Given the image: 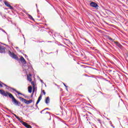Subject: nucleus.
Returning <instances> with one entry per match:
<instances>
[{
    "label": "nucleus",
    "mask_w": 128,
    "mask_h": 128,
    "mask_svg": "<svg viewBox=\"0 0 128 128\" xmlns=\"http://www.w3.org/2000/svg\"><path fill=\"white\" fill-rule=\"evenodd\" d=\"M108 39L109 40H111V42H114V39H112L110 37H108Z\"/></svg>",
    "instance_id": "obj_20"
},
{
    "label": "nucleus",
    "mask_w": 128,
    "mask_h": 128,
    "mask_svg": "<svg viewBox=\"0 0 128 128\" xmlns=\"http://www.w3.org/2000/svg\"><path fill=\"white\" fill-rule=\"evenodd\" d=\"M38 18H40V16H38Z\"/></svg>",
    "instance_id": "obj_63"
},
{
    "label": "nucleus",
    "mask_w": 128,
    "mask_h": 128,
    "mask_svg": "<svg viewBox=\"0 0 128 128\" xmlns=\"http://www.w3.org/2000/svg\"><path fill=\"white\" fill-rule=\"evenodd\" d=\"M84 40L87 42H88L89 44H90V41H88V40H87L86 39H84Z\"/></svg>",
    "instance_id": "obj_26"
},
{
    "label": "nucleus",
    "mask_w": 128,
    "mask_h": 128,
    "mask_svg": "<svg viewBox=\"0 0 128 128\" xmlns=\"http://www.w3.org/2000/svg\"><path fill=\"white\" fill-rule=\"evenodd\" d=\"M8 8H10V10H14V8H12V6H10Z\"/></svg>",
    "instance_id": "obj_30"
},
{
    "label": "nucleus",
    "mask_w": 128,
    "mask_h": 128,
    "mask_svg": "<svg viewBox=\"0 0 128 128\" xmlns=\"http://www.w3.org/2000/svg\"><path fill=\"white\" fill-rule=\"evenodd\" d=\"M24 98H28V96H25Z\"/></svg>",
    "instance_id": "obj_44"
},
{
    "label": "nucleus",
    "mask_w": 128,
    "mask_h": 128,
    "mask_svg": "<svg viewBox=\"0 0 128 128\" xmlns=\"http://www.w3.org/2000/svg\"><path fill=\"white\" fill-rule=\"evenodd\" d=\"M4 29L0 28V30H2Z\"/></svg>",
    "instance_id": "obj_48"
},
{
    "label": "nucleus",
    "mask_w": 128,
    "mask_h": 128,
    "mask_svg": "<svg viewBox=\"0 0 128 128\" xmlns=\"http://www.w3.org/2000/svg\"><path fill=\"white\" fill-rule=\"evenodd\" d=\"M54 36H56V38L58 37V36H60V38H62V36H60V34L58 33V32H56L54 34Z\"/></svg>",
    "instance_id": "obj_11"
},
{
    "label": "nucleus",
    "mask_w": 128,
    "mask_h": 128,
    "mask_svg": "<svg viewBox=\"0 0 128 128\" xmlns=\"http://www.w3.org/2000/svg\"><path fill=\"white\" fill-rule=\"evenodd\" d=\"M4 86H6V88H7V90H10V86H8V85L4 84V83L2 84Z\"/></svg>",
    "instance_id": "obj_16"
},
{
    "label": "nucleus",
    "mask_w": 128,
    "mask_h": 128,
    "mask_svg": "<svg viewBox=\"0 0 128 128\" xmlns=\"http://www.w3.org/2000/svg\"><path fill=\"white\" fill-rule=\"evenodd\" d=\"M38 78L39 80H40V78L38 76Z\"/></svg>",
    "instance_id": "obj_49"
},
{
    "label": "nucleus",
    "mask_w": 128,
    "mask_h": 128,
    "mask_svg": "<svg viewBox=\"0 0 128 128\" xmlns=\"http://www.w3.org/2000/svg\"><path fill=\"white\" fill-rule=\"evenodd\" d=\"M28 68H30V66H28Z\"/></svg>",
    "instance_id": "obj_56"
},
{
    "label": "nucleus",
    "mask_w": 128,
    "mask_h": 128,
    "mask_svg": "<svg viewBox=\"0 0 128 128\" xmlns=\"http://www.w3.org/2000/svg\"><path fill=\"white\" fill-rule=\"evenodd\" d=\"M28 126H30V125H28V124L26 123V124L24 125V126H26V128H27V127Z\"/></svg>",
    "instance_id": "obj_27"
},
{
    "label": "nucleus",
    "mask_w": 128,
    "mask_h": 128,
    "mask_svg": "<svg viewBox=\"0 0 128 128\" xmlns=\"http://www.w3.org/2000/svg\"><path fill=\"white\" fill-rule=\"evenodd\" d=\"M1 44H4L1 43Z\"/></svg>",
    "instance_id": "obj_60"
},
{
    "label": "nucleus",
    "mask_w": 128,
    "mask_h": 128,
    "mask_svg": "<svg viewBox=\"0 0 128 128\" xmlns=\"http://www.w3.org/2000/svg\"><path fill=\"white\" fill-rule=\"evenodd\" d=\"M46 64L48 65V63L47 62V63H46Z\"/></svg>",
    "instance_id": "obj_59"
},
{
    "label": "nucleus",
    "mask_w": 128,
    "mask_h": 128,
    "mask_svg": "<svg viewBox=\"0 0 128 128\" xmlns=\"http://www.w3.org/2000/svg\"><path fill=\"white\" fill-rule=\"evenodd\" d=\"M110 125H111V124H112V121H110Z\"/></svg>",
    "instance_id": "obj_46"
},
{
    "label": "nucleus",
    "mask_w": 128,
    "mask_h": 128,
    "mask_svg": "<svg viewBox=\"0 0 128 128\" xmlns=\"http://www.w3.org/2000/svg\"><path fill=\"white\" fill-rule=\"evenodd\" d=\"M50 97L48 96L46 99H45V103L46 104H48L50 102Z\"/></svg>",
    "instance_id": "obj_9"
},
{
    "label": "nucleus",
    "mask_w": 128,
    "mask_h": 128,
    "mask_svg": "<svg viewBox=\"0 0 128 128\" xmlns=\"http://www.w3.org/2000/svg\"><path fill=\"white\" fill-rule=\"evenodd\" d=\"M6 110H8L9 112H12V110H9V109H8V108H6Z\"/></svg>",
    "instance_id": "obj_41"
},
{
    "label": "nucleus",
    "mask_w": 128,
    "mask_h": 128,
    "mask_svg": "<svg viewBox=\"0 0 128 128\" xmlns=\"http://www.w3.org/2000/svg\"><path fill=\"white\" fill-rule=\"evenodd\" d=\"M27 128H32V126H30V125L28 126L27 127Z\"/></svg>",
    "instance_id": "obj_37"
},
{
    "label": "nucleus",
    "mask_w": 128,
    "mask_h": 128,
    "mask_svg": "<svg viewBox=\"0 0 128 128\" xmlns=\"http://www.w3.org/2000/svg\"><path fill=\"white\" fill-rule=\"evenodd\" d=\"M42 93L44 94V96H46V92L44 91V90H42Z\"/></svg>",
    "instance_id": "obj_28"
},
{
    "label": "nucleus",
    "mask_w": 128,
    "mask_h": 128,
    "mask_svg": "<svg viewBox=\"0 0 128 128\" xmlns=\"http://www.w3.org/2000/svg\"><path fill=\"white\" fill-rule=\"evenodd\" d=\"M8 54L12 58H14V60H19L18 57V56H16V54H14V53L12 52L9 51Z\"/></svg>",
    "instance_id": "obj_2"
},
{
    "label": "nucleus",
    "mask_w": 128,
    "mask_h": 128,
    "mask_svg": "<svg viewBox=\"0 0 128 128\" xmlns=\"http://www.w3.org/2000/svg\"><path fill=\"white\" fill-rule=\"evenodd\" d=\"M12 114H13V116H14L15 118H16L18 116H16V114H14V113H12Z\"/></svg>",
    "instance_id": "obj_25"
},
{
    "label": "nucleus",
    "mask_w": 128,
    "mask_h": 128,
    "mask_svg": "<svg viewBox=\"0 0 128 128\" xmlns=\"http://www.w3.org/2000/svg\"><path fill=\"white\" fill-rule=\"evenodd\" d=\"M127 56H128V54H127Z\"/></svg>",
    "instance_id": "obj_62"
},
{
    "label": "nucleus",
    "mask_w": 128,
    "mask_h": 128,
    "mask_svg": "<svg viewBox=\"0 0 128 128\" xmlns=\"http://www.w3.org/2000/svg\"><path fill=\"white\" fill-rule=\"evenodd\" d=\"M114 44H116V46H118V48H120V50H122V46L120 44V42H114Z\"/></svg>",
    "instance_id": "obj_8"
},
{
    "label": "nucleus",
    "mask_w": 128,
    "mask_h": 128,
    "mask_svg": "<svg viewBox=\"0 0 128 128\" xmlns=\"http://www.w3.org/2000/svg\"><path fill=\"white\" fill-rule=\"evenodd\" d=\"M62 122H63V124H64L66 126V122H64V121H62Z\"/></svg>",
    "instance_id": "obj_40"
},
{
    "label": "nucleus",
    "mask_w": 128,
    "mask_h": 128,
    "mask_svg": "<svg viewBox=\"0 0 128 128\" xmlns=\"http://www.w3.org/2000/svg\"><path fill=\"white\" fill-rule=\"evenodd\" d=\"M0 2H2V0H0Z\"/></svg>",
    "instance_id": "obj_64"
},
{
    "label": "nucleus",
    "mask_w": 128,
    "mask_h": 128,
    "mask_svg": "<svg viewBox=\"0 0 128 128\" xmlns=\"http://www.w3.org/2000/svg\"><path fill=\"white\" fill-rule=\"evenodd\" d=\"M27 78H28V82H32V78L28 76H27Z\"/></svg>",
    "instance_id": "obj_17"
},
{
    "label": "nucleus",
    "mask_w": 128,
    "mask_h": 128,
    "mask_svg": "<svg viewBox=\"0 0 128 128\" xmlns=\"http://www.w3.org/2000/svg\"><path fill=\"white\" fill-rule=\"evenodd\" d=\"M2 32H4L5 34H6V31L4 30V29L2 30Z\"/></svg>",
    "instance_id": "obj_38"
},
{
    "label": "nucleus",
    "mask_w": 128,
    "mask_h": 128,
    "mask_svg": "<svg viewBox=\"0 0 128 128\" xmlns=\"http://www.w3.org/2000/svg\"><path fill=\"white\" fill-rule=\"evenodd\" d=\"M97 120H98V122H99L100 124H102V121L98 119Z\"/></svg>",
    "instance_id": "obj_23"
},
{
    "label": "nucleus",
    "mask_w": 128,
    "mask_h": 128,
    "mask_svg": "<svg viewBox=\"0 0 128 128\" xmlns=\"http://www.w3.org/2000/svg\"><path fill=\"white\" fill-rule=\"evenodd\" d=\"M23 36H24V44H26V38H24V34H22Z\"/></svg>",
    "instance_id": "obj_35"
},
{
    "label": "nucleus",
    "mask_w": 128,
    "mask_h": 128,
    "mask_svg": "<svg viewBox=\"0 0 128 128\" xmlns=\"http://www.w3.org/2000/svg\"><path fill=\"white\" fill-rule=\"evenodd\" d=\"M19 98L20 100H22V102H24V104H32V100H28L22 97H20Z\"/></svg>",
    "instance_id": "obj_3"
},
{
    "label": "nucleus",
    "mask_w": 128,
    "mask_h": 128,
    "mask_svg": "<svg viewBox=\"0 0 128 128\" xmlns=\"http://www.w3.org/2000/svg\"><path fill=\"white\" fill-rule=\"evenodd\" d=\"M80 96H84V95L80 94Z\"/></svg>",
    "instance_id": "obj_52"
},
{
    "label": "nucleus",
    "mask_w": 128,
    "mask_h": 128,
    "mask_svg": "<svg viewBox=\"0 0 128 128\" xmlns=\"http://www.w3.org/2000/svg\"><path fill=\"white\" fill-rule=\"evenodd\" d=\"M0 54H6V48L2 46H0Z\"/></svg>",
    "instance_id": "obj_6"
},
{
    "label": "nucleus",
    "mask_w": 128,
    "mask_h": 128,
    "mask_svg": "<svg viewBox=\"0 0 128 128\" xmlns=\"http://www.w3.org/2000/svg\"><path fill=\"white\" fill-rule=\"evenodd\" d=\"M110 126H112V128H116V127L114 126V125H112V124H111Z\"/></svg>",
    "instance_id": "obj_33"
},
{
    "label": "nucleus",
    "mask_w": 128,
    "mask_h": 128,
    "mask_svg": "<svg viewBox=\"0 0 128 128\" xmlns=\"http://www.w3.org/2000/svg\"><path fill=\"white\" fill-rule=\"evenodd\" d=\"M40 12V10H38V12Z\"/></svg>",
    "instance_id": "obj_57"
},
{
    "label": "nucleus",
    "mask_w": 128,
    "mask_h": 128,
    "mask_svg": "<svg viewBox=\"0 0 128 128\" xmlns=\"http://www.w3.org/2000/svg\"><path fill=\"white\" fill-rule=\"evenodd\" d=\"M40 82H42V84H44V81L42 80V79H40Z\"/></svg>",
    "instance_id": "obj_34"
},
{
    "label": "nucleus",
    "mask_w": 128,
    "mask_h": 128,
    "mask_svg": "<svg viewBox=\"0 0 128 128\" xmlns=\"http://www.w3.org/2000/svg\"><path fill=\"white\" fill-rule=\"evenodd\" d=\"M20 60L22 64H26V60H24V57L21 56V58H20Z\"/></svg>",
    "instance_id": "obj_7"
},
{
    "label": "nucleus",
    "mask_w": 128,
    "mask_h": 128,
    "mask_svg": "<svg viewBox=\"0 0 128 128\" xmlns=\"http://www.w3.org/2000/svg\"><path fill=\"white\" fill-rule=\"evenodd\" d=\"M100 93H101L102 94H104V93H102V92H100Z\"/></svg>",
    "instance_id": "obj_55"
},
{
    "label": "nucleus",
    "mask_w": 128,
    "mask_h": 128,
    "mask_svg": "<svg viewBox=\"0 0 128 128\" xmlns=\"http://www.w3.org/2000/svg\"><path fill=\"white\" fill-rule=\"evenodd\" d=\"M86 76H88V74H86Z\"/></svg>",
    "instance_id": "obj_54"
},
{
    "label": "nucleus",
    "mask_w": 128,
    "mask_h": 128,
    "mask_svg": "<svg viewBox=\"0 0 128 128\" xmlns=\"http://www.w3.org/2000/svg\"><path fill=\"white\" fill-rule=\"evenodd\" d=\"M32 84L33 87L36 86V85L34 84V82H32Z\"/></svg>",
    "instance_id": "obj_22"
},
{
    "label": "nucleus",
    "mask_w": 128,
    "mask_h": 128,
    "mask_svg": "<svg viewBox=\"0 0 128 128\" xmlns=\"http://www.w3.org/2000/svg\"><path fill=\"white\" fill-rule=\"evenodd\" d=\"M44 110H50V108H44Z\"/></svg>",
    "instance_id": "obj_45"
},
{
    "label": "nucleus",
    "mask_w": 128,
    "mask_h": 128,
    "mask_svg": "<svg viewBox=\"0 0 128 128\" xmlns=\"http://www.w3.org/2000/svg\"><path fill=\"white\" fill-rule=\"evenodd\" d=\"M90 6H92V8H96V10H98L99 6L98 4L92 2L90 3Z\"/></svg>",
    "instance_id": "obj_4"
},
{
    "label": "nucleus",
    "mask_w": 128,
    "mask_h": 128,
    "mask_svg": "<svg viewBox=\"0 0 128 128\" xmlns=\"http://www.w3.org/2000/svg\"><path fill=\"white\" fill-rule=\"evenodd\" d=\"M25 57H26V58H28V56H26V55L25 54Z\"/></svg>",
    "instance_id": "obj_50"
},
{
    "label": "nucleus",
    "mask_w": 128,
    "mask_h": 128,
    "mask_svg": "<svg viewBox=\"0 0 128 128\" xmlns=\"http://www.w3.org/2000/svg\"><path fill=\"white\" fill-rule=\"evenodd\" d=\"M36 6L38 8V4H36Z\"/></svg>",
    "instance_id": "obj_53"
},
{
    "label": "nucleus",
    "mask_w": 128,
    "mask_h": 128,
    "mask_svg": "<svg viewBox=\"0 0 128 128\" xmlns=\"http://www.w3.org/2000/svg\"><path fill=\"white\" fill-rule=\"evenodd\" d=\"M51 120V118H50L49 119V120Z\"/></svg>",
    "instance_id": "obj_61"
},
{
    "label": "nucleus",
    "mask_w": 128,
    "mask_h": 128,
    "mask_svg": "<svg viewBox=\"0 0 128 128\" xmlns=\"http://www.w3.org/2000/svg\"><path fill=\"white\" fill-rule=\"evenodd\" d=\"M106 120H110V118H108L106 117Z\"/></svg>",
    "instance_id": "obj_47"
},
{
    "label": "nucleus",
    "mask_w": 128,
    "mask_h": 128,
    "mask_svg": "<svg viewBox=\"0 0 128 128\" xmlns=\"http://www.w3.org/2000/svg\"><path fill=\"white\" fill-rule=\"evenodd\" d=\"M49 34H50V36H52V32H49Z\"/></svg>",
    "instance_id": "obj_32"
},
{
    "label": "nucleus",
    "mask_w": 128,
    "mask_h": 128,
    "mask_svg": "<svg viewBox=\"0 0 128 128\" xmlns=\"http://www.w3.org/2000/svg\"><path fill=\"white\" fill-rule=\"evenodd\" d=\"M36 92V86H33L32 88V92Z\"/></svg>",
    "instance_id": "obj_19"
},
{
    "label": "nucleus",
    "mask_w": 128,
    "mask_h": 128,
    "mask_svg": "<svg viewBox=\"0 0 128 128\" xmlns=\"http://www.w3.org/2000/svg\"><path fill=\"white\" fill-rule=\"evenodd\" d=\"M42 100V95H40L39 98H38V100L36 102V104H38L40 102V100Z\"/></svg>",
    "instance_id": "obj_12"
},
{
    "label": "nucleus",
    "mask_w": 128,
    "mask_h": 128,
    "mask_svg": "<svg viewBox=\"0 0 128 128\" xmlns=\"http://www.w3.org/2000/svg\"><path fill=\"white\" fill-rule=\"evenodd\" d=\"M28 92L30 94H32V86H28Z\"/></svg>",
    "instance_id": "obj_10"
},
{
    "label": "nucleus",
    "mask_w": 128,
    "mask_h": 128,
    "mask_svg": "<svg viewBox=\"0 0 128 128\" xmlns=\"http://www.w3.org/2000/svg\"><path fill=\"white\" fill-rule=\"evenodd\" d=\"M108 12H110V14H112V12L110 10H107Z\"/></svg>",
    "instance_id": "obj_29"
},
{
    "label": "nucleus",
    "mask_w": 128,
    "mask_h": 128,
    "mask_svg": "<svg viewBox=\"0 0 128 128\" xmlns=\"http://www.w3.org/2000/svg\"><path fill=\"white\" fill-rule=\"evenodd\" d=\"M21 124H23V126H25L26 124V122H24L22 121V122H21Z\"/></svg>",
    "instance_id": "obj_21"
},
{
    "label": "nucleus",
    "mask_w": 128,
    "mask_h": 128,
    "mask_svg": "<svg viewBox=\"0 0 128 128\" xmlns=\"http://www.w3.org/2000/svg\"><path fill=\"white\" fill-rule=\"evenodd\" d=\"M64 40H66V38H64Z\"/></svg>",
    "instance_id": "obj_58"
},
{
    "label": "nucleus",
    "mask_w": 128,
    "mask_h": 128,
    "mask_svg": "<svg viewBox=\"0 0 128 128\" xmlns=\"http://www.w3.org/2000/svg\"><path fill=\"white\" fill-rule=\"evenodd\" d=\"M63 84L65 88H68V86H66L64 83H63Z\"/></svg>",
    "instance_id": "obj_31"
},
{
    "label": "nucleus",
    "mask_w": 128,
    "mask_h": 128,
    "mask_svg": "<svg viewBox=\"0 0 128 128\" xmlns=\"http://www.w3.org/2000/svg\"><path fill=\"white\" fill-rule=\"evenodd\" d=\"M44 112V110H42L40 112V114H42V112Z\"/></svg>",
    "instance_id": "obj_42"
},
{
    "label": "nucleus",
    "mask_w": 128,
    "mask_h": 128,
    "mask_svg": "<svg viewBox=\"0 0 128 128\" xmlns=\"http://www.w3.org/2000/svg\"><path fill=\"white\" fill-rule=\"evenodd\" d=\"M36 108H38V104H36Z\"/></svg>",
    "instance_id": "obj_39"
},
{
    "label": "nucleus",
    "mask_w": 128,
    "mask_h": 128,
    "mask_svg": "<svg viewBox=\"0 0 128 128\" xmlns=\"http://www.w3.org/2000/svg\"><path fill=\"white\" fill-rule=\"evenodd\" d=\"M0 88H2V84H0Z\"/></svg>",
    "instance_id": "obj_43"
},
{
    "label": "nucleus",
    "mask_w": 128,
    "mask_h": 128,
    "mask_svg": "<svg viewBox=\"0 0 128 128\" xmlns=\"http://www.w3.org/2000/svg\"><path fill=\"white\" fill-rule=\"evenodd\" d=\"M16 118H17V120H18L20 122H22V120H20V117L18 116H16Z\"/></svg>",
    "instance_id": "obj_15"
},
{
    "label": "nucleus",
    "mask_w": 128,
    "mask_h": 128,
    "mask_svg": "<svg viewBox=\"0 0 128 128\" xmlns=\"http://www.w3.org/2000/svg\"><path fill=\"white\" fill-rule=\"evenodd\" d=\"M16 50L18 49V47H16Z\"/></svg>",
    "instance_id": "obj_51"
},
{
    "label": "nucleus",
    "mask_w": 128,
    "mask_h": 128,
    "mask_svg": "<svg viewBox=\"0 0 128 128\" xmlns=\"http://www.w3.org/2000/svg\"><path fill=\"white\" fill-rule=\"evenodd\" d=\"M4 4L5 6H6L8 8L10 7V4L7 2L4 1Z\"/></svg>",
    "instance_id": "obj_14"
},
{
    "label": "nucleus",
    "mask_w": 128,
    "mask_h": 128,
    "mask_svg": "<svg viewBox=\"0 0 128 128\" xmlns=\"http://www.w3.org/2000/svg\"><path fill=\"white\" fill-rule=\"evenodd\" d=\"M0 14L1 16H2V18H4V19L6 18V16L2 15V13H0Z\"/></svg>",
    "instance_id": "obj_18"
},
{
    "label": "nucleus",
    "mask_w": 128,
    "mask_h": 128,
    "mask_svg": "<svg viewBox=\"0 0 128 128\" xmlns=\"http://www.w3.org/2000/svg\"><path fill=\"white\" fill-rule=\"evenodd\" d=\"M0 94L3 96H8L9 98H12V102L14 106H20V102L16 100L14 96L11 93L8 92H6V91H4V90H0Z\"/></svg>",
    "instance_id": "obj_1"
},
{
    "label": "nucleus",
    "mask_w": 128,
    "mask_h": 128,
    "mask_svg": "<svg viewBox=\"0 0 128 128\" xmlns=\"http://www.w3.org/2000/svg\"><path fill=\"white\" fill-rule=\"evenodd\" d=\"M45 114H49V116L50 117V112H45Z\"/></svg>",
    "instance_id": "obj_24"
},
{
    "label": "nucleus",
    "mask_w": 128,
    "mask_h": 128,
    "mask_svg": "<svg viewBox=\"0 0 128 128\" xmlns=\"http://www.w3.org/2000/svg\"><path fill=\"white\" fill-rule=\"evenodd\" d=\"M34 92H32V94H31V98H32V96H34Z\"/></svg>",
    "instance_id": "obj_36"
},
{
    "label": "nucleus",
    "mask_w": 128,
    "mask_h": 128,
    "mask_svg": "<svg viewBox=\"0 0 128 128\" xmlns=\"http://www.w3.org/2000/svg\"><path fill=\"white\" fill-rule=\"evenodd\" d=\"M28 18H30L31 20L34 21V18H32V15H30V14H28Z\"/></svg>",
    "instance_id": "obj_13"
},
{
    "label": "nucleus",
    "mask_w": 128,
    "mask_h": 128,
    "mask_svg": "<svg viewBox=\"0 0 128 128\" xmlns=\"http://www.w3.org/2000/svg\"><path fill=\"white\" fill-rule=\"evenodd\" d=\"M10 89V91L12 92H16V94H21L22 96H24V94L22 93H20V92L16 90L14 88H12V87H9Z\"/></svg>",
    "instance_id": "obj_5"
}]
</instances>
